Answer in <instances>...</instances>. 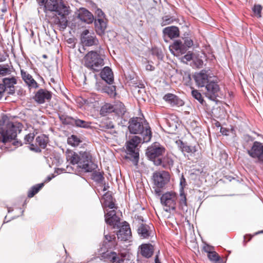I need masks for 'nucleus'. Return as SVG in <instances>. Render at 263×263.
<instances>
[{
    "instance_id": "40",
    "label": "nucleus",
    "mask_w": 263,
    "mask_h": 263,
    "mask_svg": "<svg viewBox=\"0 0 263 263\" xmlns=\"http://www.w3.org/2000/svg\"><path fill=\"white\" fill-rule=\"evenodd\" d=\"M192 96L197 100L199 102L202 103L203 101V99L201 93L197 90H193L192 91Z\"/></svg>"
},
{
    "instance_id": "57",
    "label": "nucleus",
    "mask_w": 263,
    "mask_h": 263,
    "mask_svg": "<svg viewBox=\"0 0 263 263\" xmlns=\"http://www.w3.org/2000/svg\"><path fill=\"white\" fill-rule=\"evenodd\" d=\"M204 250L206 252H208L209 253V252H211L210 250V248L208 247L207 248H204Z\"/></svg>"
},
{
    "instance_id": "30",
    "label": "nucleus",
    "mask_w": 263,
    "mask_h": 263,
    "mask_svg": "<svg viewBox=\"0 0 263 263\" xmlns=\"http://www.w3.org/2000/svg\"><path fill=\"white\" fill-rule=\"evenodd\" d=\"M182 152L187 153L192 155L197 151V148L195 146L188 145L185 144H182L181 146Z\"/></svg>"
},
{
    "instance_id": "14",
    "label": "nucleus",
    "mask_w": 263,
    "mask_h": 263,
    "mask_svg": "<svg viewBox=\"0 0 263 263\" xmlns=\"http://www.w3.org/2000/svg\"><path fill=\"white\" fill-rule=\"evenodd\" d=\"M81 41L84 45L87 46L96 45L98 42L94 34L90 33L88 30H85L82 32Z\"/></svg>"
},
{
    "instance_id": "5",
    "label": "nucleus",
    "mask_w": 263,
    "mask_h": 263,
    "mask_svg": "<svg viewBox=\"0 0 263 263\" xmlns=\"http://www.w3.org/2000/svg\"><path fill=\"white\" fill-rule=\"evenodd\" d=\"M99 52L89 51L84 58V65L93 71H99L104 65L103 56Z\"/></svg>"
},
{
    "instance_id": "41",
    "label": "nucleus",
    "mask_w": 263,
    "mask_h": 263,
    "mask_svg": "<svg viewBox=\"0 0 263 263\" xmlns=\"http://www.w3.org/2000/svg\"><path fill=\"white\" fill-rule=\"evenodd\" d=\"M262 9V8L260 5H254L253 10L254 14L257 17H261V12Z\"/></svg>"
},
{
    "instance_id": "26",
    "label": "nucleus",
    "mask_w": 263,
    "mask_h": 263,
    "mask_svg": "<svg viewBox=\"0 0 263 263\" xmlns=\"http://www.w3.org/2000/svg\"><path fill=\"white\" fill-rule=\"evenodd\" d=\"M163 33L167 35L170 38H175L179 35V30L176 26H170L163 29Z\"/></svg>"
},
{
    "instance_id": "23",
    "label": "nucleus",
    "mask_w": 263,
    "mask_h": 263,
    "mask_svg": "<svg viewBox=\"0 0 263 263\" xmlns=\"http://www.w3.org/2000/svg\"><path fill=\"white\" fill-rule=\"evenodd\" d=\"M100 76L108 84H111L114 81L113 72L109 67H105L102 69Z\"/></svg>"
},
{
    "instance_id": "24",
    "label": "nucleus",
    "mask_w": 263,
    "mask_h": 263,
    "mask_svg": "<svg viewBox=\"0 0 263 263\" xmlns=\"http://www.w3.org/2000/svg\"><path fill=\"white\" fill-rule=\"evenodd\" d=\"M102 205L104 207H108L110 209H117L113 201L111 194L105 193L102 197Z\"/></svg>"
},
{
    "instance_id": "50",
    "label": "nucleus",
    "mask_w": 263,
    "mask_h": 263,
    "mask_svg": "<svg viewBox=\"0 0 263 263\" xmlns=\"http://www.w3.org/2000/svg\"><path fill=\"white\" fill-rule=\"evenodd\" d=\"M184 58L189 61L192 59V54L191 53H187L184 56Z\"/></svg>"
},
{
    "instance_id": "46",
    "label": "nucleus",
    "mask_w": 263,
    "mask_h": 263,
    "mask_svg": "<svg viewBox=\"0 0 263 263\" xmlns=\"http://www.w3.org/2000/svg\"><path fill=\"white\" fill-rule=\"evenodd\" d=\"M183 44L187 50L188 48L191 47L193 45V43L192 40L187 39L184 40Z\"/></svg>"
},
{
    "instance_id": "18",
    "label": "nucleus",
    "mask_w": 263,
    "mask_h": 263,
    "mask_svg": "<svg viewBox=\"0 0 263 263\" xmlns=\"http://www.w3.org/2000/svg\"><path fill=\"white\" fill-rule=\"evenodd\" d=\"M21 74L22 79L28 86L29 89L37 88L39 87L38 83L32 78V76L23 69L21 70Z\"/></svg>"
},
{
    "instance_id": "11",
    "label": "nucleus",
    "mask_w": 263,
    "mask_h": 263,
    "mask_svg": "<svg viewBox=\"0 0 263 263\" xmlns=\"http://www.w3.org/2000/svg\"><path fill=\"white\" fill-rule=\"evenodd\" d=\"M213 77L210 76L208 70H202L199 72H196L193 75V78L198 87H203L212 79Z\"/></svg>"
},
{
    "instance_id": "42",
    "label": "nucleus",
    "mask_w": 263,
    "mask_h": 263,
    "mask_svg": "<svg viewBox=\"0 0 263 263\" xmlns=\"http://www.w3.org/2000/svg\"><path fill=\"white\" fill-rule=\"evenodd\" d=\"M208 256L209 259L212 261H217L219 260V256H218V254L214 251L209 252Z\"/></svg>"
},
{
    "instance_id": "55",
    "label": "nucleus",
    "mask_w": 263,
    "mask_h": 263,
    "mask_svg": "<svg viewBox=\"0 0 263 263\" xmlns=\"http://www.w3.org/2000/svg\"><path fill=\"white\" fill-rule=\"evenodd\" d=\"M155 263H161L159 261L158 255H157L155 257Z\"/></svg>"
},
{
    "instance_id": "10",
    "label": "nucleus",
    "mask_w": 263,
    "mask_h": 263,
    "mask_svg": "<svg viewBox=\"0 0 263 263\" xmlns=\"http://www.w3.org/2000/svg\"><path fill=\"white\" fill-rule=\"evenodd\" d=\"M153 179L154 185L158 188L163 187L170 180V175L165 171L154 173Z\"/></svg>"
},
{
    "instance_id": "38",
    "label": "nucleus",
    "mask_w": 263,
    "mask_h": 263,
    "mask_svg": "<svg viewBox=\"0 0 263 263\" xmlns=\"http://www.w3.org/2000/svg\"><path fill=\"white\" fill-rule=\"evenodd\" d=\"M67 142L73 146H78L81 142L80 139L75 135H72L68 138Z\"/></svg>"
},
{
    "instance_id": "6",
    "label": "nucleus",
    "mask_w": 263,
    "mask_h": 263,
    "mask_svg": "<svg viewBox=\"0 0 263 263\" xmlns=\"http://www.w3.org/2000/svg\"><path fill=\"white\" fill-rule=\"evenodd\" d=\"M165 149L158 144H154L148 147L146 150V154L149 160L153 161L156 165H160L161 163V156L165 153Z\"/></svg>"
},
{
    "instance_id": "35",
    "label": "nucleus",
    "mask_w": 263,
    "mask_h": 263,
    "mask_svg": "<svg viewBox=\"0 0 263 263\" xmlns=\"http://www.w3.org/2000/svg\"><path fill=\"white\" fill-rule=\"evenodd\" d=\"M12 68L7 65H0V76H5L10 74Z\"/></svg>"
},
{
    "instance_id": "19",
    "label": "nucleus",
    "mask_w": 263,
    "mask_h": 263,
    "mask_svg": "<svg viewBox=\"0 0 263 263\" xmlns=\"http://www.w3.org/2000/svg\"><path fill=\"white\" fill-rule=\"evenodd\" d=\"M118 239L126 241L132 237V233L129 226L126 223L122 226L117 234Z\"/></svg>"
},
{
    "instance_id": "39",
    "label": "nucleus",
    "mask_w": 263,
    "mask_h": 263,
    "mask_svg": "<svg viewBox=\"0 0 263 263\" xmlns=\"http://www.w3.org/2000/svg\"><path fill=\"white\" fill-rule=\"evenodd\" d=\"M74 124L77 127L88 128L90 126V123L80 119H76Z\"/></svg>"
},
{
    "instance_id": "32",
    "label": "nucleus",
    "mask_w": 263,
    "mask_h": 263,
    "mask_svg": "<svg viewBox=\"0 0 263 263\" xmlns=\"http://www.w3.org/2000/svg\"><path fill=\"white\" fill-rule=\"evenodd\" d=\"M179 206L182 210L187 211L186 198L183 191H180Z\"/></svg>"
},
{
    "instance_id": "16",
    "label": "nucleus",
    "mask_w": 263,
    "mask_h": 263,
    "mask_svg": "<svg viewBox=\"0 0 263 263\" xmlns=\"http://www.w3.org/2000/svg\"><path fill=\"white\" fill-rule=\"evenodd\" d=\"M35 142V145L31 144L30 149L35 152H40L41 150L39 146L45 148L48 142V137L45 135H41L36 138Z\"/></svg>"
},
{
    "instance_id": "8",
    "label": "nucleus",
    "mask_w": 263,
    "mask_h": 263,
    "mask_svg": "<svg viewBox=\"0 0 263 263\" xmlns=\"http://www.w3.org/2000/svg\"><path fill=\"white\" fill-rule=\"evenodd\" d=\"M176 199L177 196L174 192H167L162 196L161 203L165 206V211L175 209Z\"/></svg>"
},
{
    "instance_id": "47",
    "label": "nucleus",
    "mask_w": 263,
    "mask_h": 263,
    "mask_svg": "<svg viewBox=\"0 0 263 263\" xmlns=\"http://www.w3.org/2000/svg\"><path fill=\"white\" fill-rule=\"evenodd\" d=\"M6 90V87L4 85L0 84V99L4 96Z\"/></svg>"
},
{
    "instance_id": "36",
    "label": "nucleus",
    "mask_w": 263,
    "mask_h": 263,
    "mask_svg": "<svg viewBox=\"0 0 263 263\" xmlns=\"http://www.w3.org/2000/svg\"><path fill=\"white\" fill-rule=\"evenodd\" d=\"M3 82L5 87H10L13 86L14 84L16 83V80L14 77L12 78H6L3 79Z\"/></svg>"
},
{
    "instance_id": "7",
    "label": "nucleus",
    "mask_w": 263,
    "mask_h": 263,
    "mask_svg": "<svg viewBox=\"0 0 263 263\" xmlns=\"http://www.w3.org/2000/svg\"><path fill=\"white\" fill-rule=\"evenodd\" d=\"M141 141V138L136 136L126 143L127 154L129 155L128 157L135 165L137 164L139 160V152L137 147Z\"/></svg>"
},
{
    "instance_id": "52",
    "label": "nucleus",
    "mask_w": 263,
    "mask_h": 263,
    "mask_svg": "<svg viewBox=\"0 0 263 263\" xmlns=\"http://www.w3.org/2000/svg\"><path fill=\"white\" fill-rule=\"evenodd\" d=\"M97 12L99 17H102L103 16L104 13L101 10L98 9Z\"/></svg>"
},
{
    "instance_id": "51",
    "label": "nucleus",
    "mask_w": 263,
    "mask_h": 263,
    "mask_svg": "<svg viewBox=\"0 0 263 263\" xmlns=\"http://www.w3.org/2000/svg\"><path fill=\"white\" fill-rule=\"evenodd\" d=\"M155 69V67L152 65L148 64L146 66V69L149 71H153Z\"/></svg>"
},
{
    "instance_id": "54",
    "label": "nucleus",
    "mask_w": 263,
    "mask_h": 263,
    "mask_svg": "<svg viewBox=\"0 0 263 263\" xmlns=\"http://www.w3.org/2000/svg\"><path fill=\"white\" fill-rule=\"evenodd\" d=\"M160 189L161 188H158L155 189V193L156 194H157L158 195H160V193H161V190H160Z\"/></svg>"
},
{
    "instance_id": "48",
    "label": "nucleus",
    "mask_w": 263,
    "mask_h": 263,
    "mask_svg": "<svg viewBox=\"0 0 263 263\" xmlns=\"http://www.w3.org/2000/svg\"><path fill=\"white\" fill-rule=\"evenodd\" d=\"M180 184L181 186V191H183V187L185 185V179L183 176L180 179Z\"/></svg>"
},
{
    "instance_id": "59",
    "label": "nucleus",
    "mask_w": 263,
    "mask_h": 263,
    "mask_svg": "<svg viewBox=\"0 0 263 263\" xmlns=\"http://www.w3.org/2000/svg\"><path fill=\"white\" fill-rule=\"evenodd\" d=\"M141 88H144V86L143 84L141 85V87H140Z\"/></svg>"
},
{
    "instance_id": "3",
    "label": "nucleus",
    "mask_w": 263,
    "mask_h": 263,
    "mask_svg": "<svg viewBox=\"0 0 263 263\" xmlns=\"http://www.w3.org/2000/svg\"><path fill=\"white\" fill-rule=\"evenodd\" d=\"M128 129L132 134H141L144 142H148L151 139V128L147 122L143 123V120L141 118L136 117L130 119L129 121Z\"/></svg>"
},
{
    "instance_id": "37",
    "label": "nucleus",
    "mask_w": 263,
    "mask_h": 263,
    "mask_svg": "<svg viewBox=\"0 0 263 263\" xmlns=\"http://www.w3.org/2000/svg\"><path fill=\"white\" fill-rule=\"evenodd\" d=\"M44 186V183L38 184L33 186L30 191H29L28 196L30 198L32 197L35 194H36Z\"/></svg>"
},
{
    "instance_id": "45",
    "label": "nucleus",
    "mask_w": 263,
    "mask_h": 263,
    "mask_svg": "<svg viewBox=\"0 0 263 263\" xmlns=\"http://www.w3.org/2000/svg\"><path fill=\"white\" fill-rule=\"evenodd\" d=\"M105 242L106 243L107 242H113L115 240L116 237H115V235L114 234H112V235L105 234Z\"/></svg>"
},
{
    "instance_id": "27",
    "label": "nucleus",
    "mask_w": 263,
    "mask_h": 263,
    "mask_svg": "<svg viewBox=\"0 0 263 263\" xmlns=\"http://www.w3.org/2000/svg\"><path fill=\"white\" fill-rule=\"evenodd\" d=\"M162 165L165 168L170 169L174 165V160L172 156L167 154L165 157L161 158V163L160 165Z\"/></svg>"
},
{
    "instance_id": "13",
    "label": "nucleus",
    "mask_w": 263,
    "mask_h": 263,
    "mask_svg": "<svg viewBox=\"0 0 263 263\" xmlns=\"http://www.w3.org/2000/svg\"><path fill=\"white\" fill-rule=\"evenodd\" d=\"M248 153L252 158L263 163V144L261 143L254 142L251 148L248 151Z\"/></svg>"
},
{
    "instance_id": "20",
    "label": "nucleus",
    "mask_w": 263,
    "mask_h": 263,
    "mask_svg": "<svg viewBox=\"0 0 263 263\" xmlns=\"http://www.w3.org/2000/svg\"><path fill=\"white\" fill-rule=\"evenodd\" d=\"M115 209H112L105 214V220L106 223L113 226L118 225L120 221V218L117 215Z\"/></svg>"
},
{
    "instance_id": "17",
    "label": "nucleus",
    "mask_w": 263,
    "mask_h": 263,
    "mask_svg": "<svg viewBox=\"0 0 263 263\" xmlns=\"http://www.w3.org/2000/svg\"><path fill=\"white\" fill-rule=\"evenodd\" d=\"M170 50L174 55L179 56L185 53L186 49L180 40H176L169 47Z\"/></svg>"
},
{
    "instance_id": "43",
    "label": "nucleus",
    "mask_w": 263,
    "mask_h": 263,
    "mask_svg": "<svg viewBox=\"0 0 263 263\" xmlns=\"http://www.w3.org/2000/svg\"><path fill=\"white\" fill-rule=\"evenodd\" d=\"M34 138V134L33 133H30L26 135L25 137V143L26 144H31V143L33 141V140Z\"/></svg>"
},
{
    "instance_id": "56",
    "label": "nucleus",
    "mask_w": 263,
    "mask_h": 263,
    "mask_svg": "<svg viewBox=\"0 0 263 263\" xmlns=\"http://www.w3.org/2000/svg\"><path fill=\"white\" fill-rule=\"evenodd\" d=\"M63 25L65 27L67 26V20L66 19H64L63 21Z\"/></svg>"
},
{
    "instance_id": "25",
    "label": "nucleus",
    "mask_w": 263,
    "mask_h": 263,
    "mask_svg": "<svg viewBox=\"0 0 263 263\" xmlns=\"http://www.w3.org/2000/svg\"><path fill=\"white\" fill-rule=\"evenodd\" d=\"M141 254L146 258H149L153 254L154 249L150 244H143L140 247Z\"/></svg>"
},
{
    "instance_id": "49",
    "label": "nucleus",
    "mask_w": 263,
    "mask_h": 263,
    "mask_svg": "<svg viewBox=\"0 0 263 263\" xmlns=\"http://www.w3.org/2000/svg\"><path fill=\"white\" fill-rule=\"evenodd\" d=\"M94 178L97 180L101 181L103 179V177L100 173H97L94 176Z\"/></svg>"
},
{
    "instance_id": "31",
    "label": "nucleus",
    "mask_w": 263,
    "mask_h": 263,
    "mask_svg": "<svg viewBox=\"0 0 263 263\" xmlns=\"http://www.w3.org/2000/svg\"><path fill=\"white\" fill-rule=\"evenodd\" d=\"M112 112H114V105L110 104H105L100 110V114L103 116H106L108 113Z\"/></svg>"
},
{
    "instance_id": "15",
    "label": "nucleus",
    "mask_w": 263,
    "mask_h": 263,
    "mask_svg": "<svg viewBox=\"0 0 263 263\" xmlns=\"http://www.w3.org/2000/svg\"><path fill=\"white\" fill-rule=\"evenodd\" d=\"M52 94L48 90L45 89H40L35 94L33 98L39 104H43L46 101H49L51 98Z\"/></svg>"
},
{
    "instance_id": "9",
    "label": "nucleus",
    "mask_w": 263,
    "mask_h": 263,
    "mask_svg": "<svg viewBox=\"0 0 263 263\" xmlns=\"http://www.w3.org/2000/svg\"><path fill=\"white\" fill-rule=\"evenodd\" d=\"M103 257L109 260L112 263H130V255L127 252L121 253L117 256L115 252L105 253Z\"/></svg>"
},
{
    "instance_id": "34",
    "label": "nucleus",
    "mask_w": 263,
    "mask_h": 263,
    "mask_svg": "<svg viewBox=\"0 0 263 263\" xmlns=\"http://www.w3.org/2000/svg\"><path fill=\"white\" fill-rule=\"evenodd\" d=\"M100 126L102 129L104 130L110 129L114 127L112 122L108 119H105L102 121L100 123Z\"/></svg>"
},
{
    "instance_id": "1",
    "label": "nucleus",
    "mask_w": 263,
    "mask_h": 263,
    "mask_svg": "<svg viewBox=\"0 0 263 263\" xmlns=\"http://www.w3.org/2000/svg\"><path fill=\"white\" fill-rule=\"evenodd\" d=\"M66 159L72 164H78V166L85 172H92L95 168V165L91 161V156L88 152L77 153L72 151H67Z\"/></svg>"
},
{
    "instance_id": "33",
    "label": "nucleus",
    "mask_w": 263,
    "mask_h": 263,
    "mask_svg": "<svg viewBox=\"0 0 263 263\" xmlns=\"http://www.w3.org/2000/svg\"><path fill=\"white\" fill-rule=\"evenodd\" d=\"M125 111V106L122 103L117 102L114 105V112L118 115H123Z\"/></svg>"
},
{
    "instance_id": "4",
    "label": "nucleus",
    "mask_w": 263,
    "mask_h": 263,
    "mask_svg": "<svg viewBox=\"0 0 263 263\" xmlns=\"http://www.w3.org/2000/svg\"><path fill=\"white\" fill-rule=\"evenodd\" d=\"M41 6H43L44 11H55L59 15L64 17L67 15L69 12V8L63 3L62 0H36Z\"/></svg>"
},
{
    "instance_id": "21",
    "label": "nucleus",
    "mask_w": 263,
    "mask_h": 263,
    "mask_svg": "<svg viewBox=\"0 0 263 263\" xmlns=\"http://www.w3.org/2000/svg\"><path fill=\"white\" fill-rule=\"evenodd\" d=\"M164 100L167 102L172 106H182L184 104L183 101L178 98L176 96L172 94L168 93L165 95L163 97Z\"/></svg>"
},
{
    "instance_id": "22",
    "label": "nucleus",
    "mask_w": 263,
    "mask_h": 263,
    "mask_svg": "<svg viewBox=\"0 0 263 263\" xmlns=\"http://www.w3.org/2000/svg\"><path fill=\"white\" fill-rule=\"evenodd\" d=\"M78 17L81 21L87 24L91 23L93 19L91 13L84 8H82L79 11Z\"/></svg>"
},
{
    "instance_id": "28",
    "label": "nucleus",
    "mask_w": 263,
    "mask_h": 263,
    "mask_svg": "<svg viewBox=\"0 0 263 263\" xmlns=\"http://www.w3.org/2000/svg\"><path fill=\"white\" fill-rule=\"evenodd\" d=\"M95 25L97 31L100 33H102L106 28V22L102 18L95 21Z\"/></svg>"
},
{
    "instance_id": "53",
    "label": "nucleus",
    "mask_w": 263,
    "mask_h": 263,
    "mask_svg": "<svg viewBox=\"0 0 263 263\" xmlns=\"http://www.w3.org/2000/svg\"><path fill=\"white\" fill-rule=\"evenodd\" d=\"M8 88H9V91L8 93L11 95L13 94L15 92L14 85L13 86H11V87H10Z\"/></svg>"
},
{
    "instance_id": "12",
    "label": "nucleus",
    "mask_w": 263,
    "mask_h": 263,
    "mask_svg": "<svg viewBox=\"0 0 263 263\" xmlns=\"http://www.w3.org/2000/svg\"><path fill=\"white\" fill-rule=\"evenodd\" d=\"M206 91L205 95L211 100H214L217 96L220 88L217 84L216 79L212 78L211 81L205 85Z\"/></svg>"
},
{
    "instance_id": "58",
    "label": "nucleus",
    "mask_w": 263,
    "mask_h": 263,
    "mask_svg": "<svg viewBox=\"0 0 263 263\" xmlns=\"http://www.w3.org/2000/svg\"><path fill=\"white\" fill-rule=\"evenodd\" d=\"M139 87H138V88H137L136 87H135V91L137 90V91L140 93V92H141V90L140 89H139Z\"/></svg>"
},
{
    "instance_id": "2",
    "label": "nucleus",
    "mask_w": 263,
    "mask_h": 263,
    "mask_svg": "<svg viewBox=\"0 0 263 263\" xmlns=\"http://www.w3.org/2000/svg\"><path fill=\"white\" fill-rule=\"evenodd\" d=\"M18 130L17 126L3 116L0 120V143L6 144L14 140Z\"/></svg>"
},
{
    "instance_id": "60",
    "label": "nucleus",
    "mask_w": 263,
    "mask_h": 263,
    "mask_svg": "<svg viewBox=\"0 0 263 263\" xmlns=\"http://www.w3.org/2000/svg\"><path fill=\"white\" fill-rule=\"evenodd\" d=\"M50 179H51V178H49L48 180V181H49Z\"/></svg>"
},
{
    "instance_id": "44",
    "label": "nucleus",
    "mask_w": 263,
    "mask_h": 263,
    "mask_svg": "<svg viewBox=\"0 0 263 263\" xmlns=\"http://www.w3.org/2000/svg\"><path fill=\"white\" fill-rule=\"evenodd\" d=\"M173 22V19L169 16H165L162 18V25L165 26Z\"/></svg>"
},
{
    "instance_id": "29",
    "label": "nucleus",
    "mask_w": 263,
    "mask_h": 263,
    "mask_svg": "<svg viewBox=\"0 0 263 263\" xmlns=\"http://www.w3.org/2000/svg\"><path fill=\"white\" fill-rule=\"evenodd\" d=\"M149 227L148 226L142 224L138 228L139 234L143 238H147L149 235Z\"/></svg>"
}]
</instances>
